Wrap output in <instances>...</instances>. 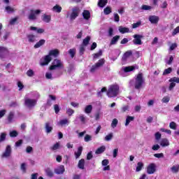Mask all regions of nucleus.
Returning a JSON list of instances; mask_svg holds the SVG:
<instances>
[{
  "mask_svg": "<svg viewBox=\"0 0 179 179\" xmlns=\"http://www.w3.org/2000/svg\"><path fill=\"white\" fill-rule=\"evenodd\" d=\"M40 97V94L37 92L28 94L24 97V104L28 108H33L37 104V99Z\"/></svg>",
  "mask_w": 179,
  "mask_h": 179,
  "instance_id": "nucleus-1",
  "label": "nucleus"
},
{
  "mask_svg": "<svg viewBox=\"0 0 179 179\" xmlns=\"http://www.w3.org/2000/svg\"><path fill=\"white\" fill-rule=\"evenodd\" d=\"M120 94V87L117 85H112L108 87L107 96L109 97H117Z\"/></svg>",
  "mask_w": 179,
  "mask_h": 179,
  "instance_id": "nucleus-2",
  "label": "nucleus"
},
{
  "mask_svg": "<svg viewBox=\"0 0 179 179\" xmlns=\"http://www.w3.org/2000/svg\"><path fill=\"white\" fill-rule=\"evenodd\" d=\"M143 75L142 73H138L135 78V80L130 81V85H134L135 89H141L142 85H143Z\"/></svg>",
  "mask_w": 179,
  "mask_h": 179,
  "instance_id": "nucleus-3",
  "label": "nucleus"
},
{
  "mask_svg": "<svg viewBox=\"0 0 179 179\" xmlns=\"http://www.w3.org/2000/svg\"><path fill=\"white\" fill-rule=\"evenodd\" d=\"M135 69H138V66H123L120 69L119 73L120 76H122V78H125V76H128V72H132V71H135Z\"/></svg>",
  "mask_w": 179,
  "mask_h": 179,
  "instance_id": "nucleus-4",
  "label": "nucleus"
},
{
  "mask_svg": "<svg viewBox=\"0 0 179 179\" xmlns=\"http://www.w3.org/2000/svg\"><path fill=\"white\" fill-rule=\"evenodd\" d=\"M72 12L70 13H67V17H69L70 20H75L78 16H79V13H80V10L78 7H74L72 8Z\"/></svg>",
  "mask_w": 179,
  "mask_h": 179,
  "instance_id": "nucleus-5",
  "label": "nucleus"
},
{
  "mask_svg": "<svg viewBox=\"0 0 179 179\" xmlns=\"http://www.w3.org/2000/svg\"><path fill=\"white\" fill-rule=\"evenodd\" d=\"M61 68H64V63L62 61L55 59L52 63V65L50 66L49 69L50 71H54L55 69H59Z\"/></svg>",
  "mask_w": 179,
  "mask_h": 179,
  "instance_id": "nucleus-6",
  "label": "nucleus"
},
{
  "mask_svg": "<svg viewBox=\"0 0 179 179\" xmlns=\"http://www.w3.org/2000/svg\"><path fill=\"white\" fill-rule=\"evenodd\" d=\"M41 13L40 10H31L28 15L29 20H37V16Z\"/></svg>",
  "mask_w": 179,
  "mask_h": 179,
  "instance_id": "nucleus-7",
  "label": "nucleus"
},
{
  "mask_svg": "<svg viewBox=\"0 0 179 179\" xmlns=\"http://www.w3.org/2000/svg\"><path fill=\"white\" fill-rule=\"evenodd\" d=\"M104 65V59H101L99 60V62L93 65L92 67H91V69H90V72L91 73H94V72L96 71H97V69H99V68H101V66Z\"/></svg>",
  "mask_w": 179,
  "mask_h": 179,
  "instance_id": "nucleus-8",
  "label": "nucleus"
},
{
  "mask_svg": "<svg viewBox=\"0 0 179 179\" xmlns=\"http://www.w3.org/2000/svg\"><path fill=\"white\" fill-rule=\"evenodd\" d=\"M52 59V58L48 55L41 59L40 65L41 66H45V65H48L51 62Z\"/></svg>",
  "mask_w": 179,
  "mask_h": 179,
  "instance_id": "nucleus-9",
  "label": "nucleus"
},
{
  "mask_svg": "<svg viewBox=\"0 0 179 179\" xmlns=\"http://www.w3.org/2000/svg\"><path fill=\"white\" fill-rule=\"evenodd\" d=\"M156 164L151 163L148 164V166L146 168V171L148 174H155L156 173Z\"/></svg>",
  "mask_w": 179,
  "mask_h": 179,
  "instance_id": "nucleus-10",
  "label": "nucleus"
},
{
  "mask_svg": "<svg viewBox=\"0 0 179 179\" xmlns=\"http://www.w3.org/2000/svg\"><path fill=\"white\" fill-rule=\"evenodd\" d=\"M134 40L133 43L136 45H142V38H143V36L139 35V34H135L134 35Z\"/></svg>",
  "mask_w": 179,
  "mask_h": 179,
  "instance_id": "nucleus-11",
  "label": "nucleus"
},
{
  "mask_svg": "<svg viewBox=\"0 0 179 179\" xmlns=\"http://www.w3.org/2000/svg\"><path fill=\"white\" fill-rule=\"evenodd\" d=\"M15 121V112L11 111L7 116V121L6 124H12Z\"/></svg>",
  "mask_w": 179,
  "mask_h": 179,
  "instance_id": "nucleus-12",
  "label": "nucleus"
},
{
  "mask_svg": "<svg viewBox=\"0 0 179 179\" xmlns=\"http://www.w3.org/2000/svg\"><path fill=\"white\" fill-rule=\"evenodd\" d=\"M55 174H64L65 173V166L64 165H60L57 166L56 169H55Z\"/></svg>",
  "mask_w": 179,
  "mask_h": 179,
  "instance_id": "nucleus-13",
  "label": "nucleus"
},
{
  "mask_svg": "<svg viewBox=\"0 0 179 179\" xmlns=\"http://www.w3.org/2000/svg\"><path fill=\"white\" fill-rule=\"evenodd\" d=\"M12 153L10 145H7L5 152L2 155V157H9Z\"/></svg>",
  "mask_w": 179,
  "mask_h": 179,
  "instance_id": "nucleus-14",
  "label": "nucleus"
},
{
  "mask_svg": "<svg viewBox=\"0 0 179 179\" xmlns=\"http://www.w3.org/2000/svg\"><path fill=\"white\" fill-rule=\"evenodd\" d=\"M8 52V48L0 46V58H3Z\"/></svg>",
  "mask_w": 179,
  "mask_h": 179,
  "instance_id": "nucleus-15",
  "label": "nucleus"
},
{
  "mask_svg": "<svg viewBox=\"0 0 179 179\" xmlns=\"http://www.w3.org/2000/svg\"><path fill=\"white\" fill-rule=\"evenodd\" d=\"M159 17H157L156 15H150L149 17V21L152 24H157V23H159Z\"/></svg>",
  "mask_w": 179,
  "mask_h": 179,
  "instance_id": "nucleus-16",
  "label": "nucleus"
},
{
  "mask_svg": "<svg viewBox=\"0 0 179 179\" xmlns=\"http://www.w3.org/2000/svg\"><path fill=\"white\" fill-rule=\"evenodd\" d=\"M57 124L60 125V127H65L66 125H69V124H71V121L69 119L65 118L59 120Z\"/></svg>",
  "mask_w": 179,
  "mask_h": 179,
  "instance_id": "nucleus-17",
  "label": "nucleus"
},
{
  "mask_svg": "<svg viewBox=\"0 0 179 179\" xmlns=\"http://www.w3.org/2000/svg\"><path fill=\"white\" fill-rule=\"evenodd\" d=\"M45 129L46 134H50L52 131V123L48 122L45 124Z\"/></svg>",
  "mask_w": 179,
  "mask_h": 179,
  "instance_id": "nucleus-18",
  "label": "nucleus"
},
{
  "mask_svg": "<svg viewBox=\"0 0 179 179\" xmlns=\"http://www.w3.org/2000/svg\"><path fill=\"white\" fill-rule=\"evenodd\" d=\"M159 145L162 146V148H166V146H170V141L167 138H162L159 142Z\"/></svg>",
  "mask_w": 179,
  "mask_h": 179,
  "instance_id": "nucleus-19",
  "label": "nucleus"
},
{
  "mask_svg": "<svg viewBox=\"0 0 179 179\" xmlns=\"http://www.w3.org/2000/svg\"><path fill=\"white\" fill-rule=\"evenodd\" d=\"M48 55H50V57H55V58H57V57L59 55V50H58V49L50 50L49 54Z\"/></svg>",
  "mask_w": 179,
  "mask_h": 179,
  "instance_id": "nucleus-20",
  "label": "nucleus"
},
{
  "mask_svg": "<svg viewBox=\"0 0 179 179\" xmlns=\"http://www.w3.org/2000/svg\"><path fill=\"white\" fill-rule=\"evenodd\" d=\"M171 171L173 174H178L179 164H175L171 167Z\"/></svg>",
  "mask_w": 179,
  "mask_h": 179,
  "instance_id": "nucleus-21",
  "label": "nucleus"
},
{
  "mask_svg": "<svg viewBox=\"0 0 179 179\" xmlns=\"http://www.w3.org/2000/svg\"><path fill=\"white\" fill-rule=\"evenodd\" d=\"M42 20L45 23H50L51 22V15L44 14L43 15H42Z\"/></svg>",
  "mask_w": 179,
  "mask_h": 179,
  "instance_id": "nucleus-22",
  "label": "nucleus"
},
{
  "mask_svg": "<svg viewBox=\"0 0 179 179\" xmlns=\"http://www.w3.org/2000/svg\"><path fill=\"white\" fill-rule=\"evenodd\" d=\"M52 10L56 13H61V12H62V7L58 4H56L55 6H53Z\"/></svg>",
  "mask_w": 179,
  "mask_h": 179,
  "instance_id": "nucleus-23",
  "label": "nucleus"
},
{
  "mask_svg": "<svg viewBox=\"0 0 179 179\" xmlns=\"http://www.w3.org/2000/svg\"><path fill=\"white\" fill-rule=\"evenodd\" d=\"M130 57H132V51L129 50L124 54L122 57V60L127 61L128 58H130Z\"/></svg>",
  "mask_w": 179,
  "mask_h": 179,
  "instance_id": "nucleus-24",
  "label": "nucleus"
},
{
  "mask_svg": "<svg viewBox=\"0 0 179 179\" xmlns=\"http://www.w3.org/2000/svg\"><path fill=\"white\" fill-rule=\"evenodd\" d=\"M77 119L80 120V122L83 124H86V122L87 121V118L83 114H80Z\"/></svg>",
  "mask_w": 179,
  "mask_h": 179,
  "instance_id": "nucleus-25",
  "label": "nucleus"
},
{
  "mask_svg": "<svg viewBox=\"0 0 179 179\" xmlns=\"http://www.w3.org/2000/svg\"><path fill=\"white\" fill-rule=\"evenodd\" d=\"M92 110H93V106L87 105L85 106V108L84 109V113H85V114H90V113H92Z\"/></svg>",
  "mask_w": 179,
  "mask_h": 179,
  "instance_id": "nucleus-26",
  "label": "nucleus"
},
{
  "mask_svg": "<svg viewBox=\"0 0 179 179\" xmlns=\"http://www.w3.org/2000/svg\"><path fill=\"white\" fill-rule=\"evenodd\" d=\"M134 120H135V117L134 116L128 115L126 118L125 127H128L129 125V123L132 122Z\"/></svg>",
  "mask_w": 179,
  "mask_h": 179,
  "instance_id": "nucleus-27",
  "label": "nucleus"
},
{
  "mask_svg": "<svg viewBox=\"0 0 179 179\" xmlns=\"http://www.w3.org/2000/svg\"><path fill=\"white\" fill-rule=\"evenodd\" d=\"M31 30H32L33 31H36V33H38V34H41L42 33H44V29H38L36 27H31L30 28Z\"/></svg>",
  "mask_w": 179,
  "mask_h": 179,
  "instance_id": "nucleus-28",
  "label": "nucleus"
},
{
  "mask_svg": "<svg viewBox=\"0 0 179 179\" xmlns=\"http://www.w3.org/2000/svg\"><path fill=\"white\" fill-rule=\"evenodd\" d=\"M119 31L122 33V34H124L125 33H129V28L120 26L119 27Z\"/></svg>",
  "mask_w": 179,
  "mask_h": 179,
  "instance_id": "nucleus-29",
  "label": "nucleus"
},
{
  "mask_svg": "<svg viewBox=\"0 0 179 179\" xmlns=\"http://www.w3.org/2000/svg\"><path fill=\"white\" fill-rule=\"evenodd\" d=\"M45 43V40L44 39L40 40L38 43L35 44L34 48H40V47H41V45H44Z\"/></svg>",
  "mask_w": 179,
  "mask_h": 179,
  "instance_id": "nucleus-30",
  "label": "nucleus"
},
{
  "mask_svg": "<svg viewBox=\"0 0 179 179\" xmlns=\"http://www.w3.org/2000/svg\"><path fill=\"white\" fill-rule=\"evenodd\" d=\"M105 151H106V146L102 145L96 150L95 153L96 155H101V153H103Z\"/></svg>",
  "mask_w": 179,
  "mask_h": 179,
  "instance_id": "nucleus-31",
  "label": "nucleus"
},
{
  "mask_svg": "<svg viewBox=\"0 0 179 179\" xmlns=\"http://www.w3.org/2000/svg\"><path fill=\"white\" fill-rule=\"evenodd\" d=\"M83 16L85 20H89V19H90V12H89V10H84Z\"/></svg>",
  "mask_w": 179,
  "mask_h": 179,
  "instance_id": "nucleus-32",
  "label": "nucleus"
},
{
  "mask_svg": "<svg viewBox=\"0 0 179 179\" xmlns=\"http://www.w3.org/2000/svg\"><path fill=\"white\" fill-rule=\"evenodd\" d=\"M82 150H83V148L79 147L78 152H75L76 159H79V157H80V155H82Z\"/></svg>",
  "mask_w": 179,
  "mask_h": 179,
  "instance_id": "nucleus-33",
  "label": "nucleus"
},
{
  "mask_svg": "<svg viewBox=\"0 0 179 179\" xmlns=\"http://www.w3.org/2000/svg\"><path fill=\"white\" fill-rule=\"evenodd\" d=\"M173 61H174V57H173V56H169V58L166 57L165 59V62L167 65H171V64H173Z\"/></svg>",
  "mask_w": 179,
  "mask_h": 179,
  "instance_id": "nucleus-34",
  "label": "nucleus"
},
{
  "mask_svg": "<svg viewBox=\"0 0 179 179\" xmlns=\"http://www.w3.org/2000/svg\"><path fill=\"white\" fill-rule=\"evenodd\" d=\"M143 169V162H138L137 163V166L136 168V171L138 173L141 171Z\"/></svg>",
  "mask_w": 179,
  "mask_h": 179,
  "instance_id": "nucleus-35",
  "label": "nucleus"
},
{
  "mask_svg": "<svg viewBox=\"0 0 179 179\" xmlns=\"http://www.w3.org/2000/svg\"><path fill=\"white\" fill-rule=\"evenodd\" d=\"M27 39L29 43H34L36 41V36L29 34L27 36Z\"/></svg>",
  "mask_w": 179,
  "mask_h": 179,
  "instance_id": "nucleus-36",
  "label": "nucleus"
},
{
  "mask_svg": "<svg viewBox=\"0 0 179 179\" xmlns=\"http://www.w3.org/2000/svg\"><path fill=\"white\" fill-rule=\"evenodd\" d=\"M118 40H120V36H114L110 41V45H114L115 44H117V41H118Z\"/></svg>",
  "mask_w": 179,
  "mask_h": 179,
  "instance_id": "nucleus-37",
  "label": "nucleus"
},
{
  "mask_svg": "<svg viewBox=\"0 0 179 179\" xmlns=\"http://www.w3.org/2000/svg\"><path fill=\"white\" fill-rule=\"evenodd\" d=\"M6 140V133L2 132L0 134V143H2V142H5Z\"/></svg>",
  "mask_w": 179,
  "mask_h": 179,
  "instance_id": "nucleus-38",
  "label": "nucleus"
},
{
  "mask_svg": "<svg viewBox=\"0 0 179 179\" xmlns=\"http://www.w3.org/2000/svg\"><path fill=\"white\" fill-rule=\"evenodd\" d=\"M107 0H99V3H98V6L100 8H104V6H106V5H107Z\"/></svg>",
  "mask_w": 179,
  "mask_h": 179,
  "instance_id": "nucleus-39",
  "label": "nucleus"
},
{
  "mask_svg": "<svg viewBox=\"0 0 179 179\" xmlns=\"http://www.w3.org/2000/svg\"><path fill=\"white\" fill-rule=\"evenodd\" d=\"M78 168L81 170L85 169V159H82L78 162Z\"/></svg>",
  "mask_w": 179,
  "mask_h": 179,
  "instance_id": "nucleus-40",
  "label": "nucleus"
},
{
  "mask_svg": "<svg viewBox=\"0 0 179 179\" xmlns=\"http://www.w3.org/2000/svg\"><path fill=\"white\" fill-rule=\"evenodd\" d=\"M5 10L7 13H13V12H15V8L8 6L5 8Z\"/></svg>",
  "mask_w": 179,
  "mask_h": 179,
  "instance_id": "nucleus-41",
  "label": "nucleus"
},
{
  "mask_svg": "<svg viewBox=\"0 0 179 179\" xmlns=\"http://www.w3.org/2000/svg\"><path fill=\"white\" fill-rule=\"evenodd\" d=\"M59 143H56L55 145H53L52 146L50 147V150H58V149H59Z\"/></svg>",
  "mask_w": 179,
  "mask_h": 179,
  "instance_id": "nucleus-42",
  "label": "nucleus"
},
{
  "mask_svg": "<svg viewBox=\"0 0 179 179\" xmlns=\"http://www.w3.org/2000/svg\"><path fill=\"white\" fill-rule=\"evenodd\" d=\"M69 54L71 57V58H73V57H75L76 54V48L70 49L69 50Z\"/></svg>",
  "mask_w": 179,
  "mask_h": 179,
  "instance_id": "nucleus-43",
  "label": "nucleus"
},
{
  "mask_svg": "<svg viewBox=\"0 0 179 179\" xmlns=\"http://www.w3.org/2000/svg\"><path fill=\"white\" fill-rule=\"evenodd\" d=\"M9 135L10 136V138H16V136H17V135H19V133H17V131L16 130H13L10 131Z\"/></svg>",
  "mask_w": 179,
  "mask_h": 179,
  "instance_id": "nucleus-44",
  "label": "nucleus"
},
{
  "mask_svg": "<svg viewBox=\"0 0 179 179\" xmlns=\"http://www.w3.org/2000/svg\"><path fill=\"white\" fill-rule=\"evenodd\" d=\"M55 99H56L55 96L52 95H49V99L48 100V106H52V102L51 101V100H53L55 101Z\"/></svg>",
  "mask_w": 179,
  "mask_h": 179,
  "instance_id": "nucleus-45",
  "label": "nucleus"
},
{
  "mask_svg": "<svg viewBox=\"0 0 179 179\" xmlns=\"http://www.w3.org/2000/svg\"><path fill=\"white\" fill-rule=\"evenodd\" d=\"M45 173L48 177H53L54 176V173L50 169V168L45 169Z\"/></svg>",
  "mask_w": 179,
  "mask_h": 179,
  "instance_id": "nucleus-46",
  "label": "nucleus"
},
{
  "mask_svg": "<svg viewBox=\"0 0 179 179\" xmlns=\"http://www.w3.org/2000/svg\"><path fill=\"white\" fill-rule=\"evenodd\" d=\"M90 41V36H87L85 38L83 39V45H87Z\"/></svg>",
  "mask_w": 179,
  "mask_h": 179,
  "instance_id": "nucleus-47",
  "label": "nucleus"
},
{
  "mask_svg": "<svg viewBox=\"0 0 179 179\" xmlns=\"http://www.w3.org/2000/svg\"><path fill=\"white\" fill-rule=\"evenodd\" d=\"M104 92H107V88L103 87L99 92H97L98 97H101V96H103V93H104Z\"/></svg>",
  "mask_w": 179,
  "mask_h": 179,
  "instance_id": "nucleus-48",
  "label": "nucleus"
},
{
  "mask_svg": "<svg viewBox=\"0 0 179 179\" xmlns=\"http://www.w3.org/2000/svg\"><path fill=\"white\" fill-rule=\"evenodd\" d=\"M113 133H110L105 136L104 140L106 141V142H110V141L113 139Z\"/></svg>",
  "mask_w": 179,
  "mask_h": 179,
  "instance_id": "nucleus-49",
  "label": "nucleus"
},
{
  "mask_svg": "<svg viewBox=\"0 0 179 179\" xmlns=\"http://www.w3.org/2000/svg\"><path fill=\"white\" fill-rule=\"evenodd\" d=\"M101 55H103V51L99 50V52L94 55V59H97V58L101 57Z\"/></svg>",
  "mask_w": 179,
  "mask_h": 179,
  "instance_id": "nucleus-50",
  "label": "nucleus"
},
{
  "mask_svg": "<svg viewBox=\"0 0 179 179\" xmlns=\"http://www.w3.org/2000/svg\"><path fill=\"white\" fill-rule=\"evenodd\" d=\"M172 71H173V69H171V67H169L164 71L163 75L164 76L169 75V73H171Z\"/></svg>",
  "mask_w": 179,
  "mask_h": 179,
  "instance_id": "nucleus-51",
  "label": "nucleus"
},
{
  "mask_svg": "<svg viewBox=\"0 0 179 179\" xmlns=\"http://www.w3.org/2000/svg\"><path fill=\"white\" fill-rule=\"evenodd\" d=\"M66 113L69 115V117H71L75 113V110H73V109H71L69 108L66 109Z\"/></svg>",
  "mask_w": 179,
  "mask_h": 179,
  "instance_id": "nucleus-52",
  "label": "nucleus"
},
{
  "mask_svg": "<svg viewBox=\"0 0 179 179\" xmlns=\"http://www.w3.org/2000/svg\"><path fill=\"white\" fill-rule=\"evenodd\" d=\"M117 125H118V120L113 119L111 123L112 128H116Z\"/></svg>",
  "mask_w": 179,
  "mask_h": 179,
  "instance_id": "nucleus-53",
  "label": "nucleus"
},
{
  "mask_svg": "<svg viewBox=\"0 0 179 179\" xmlns=\"http://www.w3.org/2000/svg\"><path fill=\"white\" fill-rule=\"evenodd\" d=\"M27 76H29V78H31L33 76H34V71L31 69H29L27 71Z\"/></svg>",
  "mask_w": 179,
  "mask_h": 179,
  "instance_id": "nucleus-54",
  "label": "nucleus"
},
{
  "mask_svg": "<svg viewBox=\"0 0 179 179\" xmlns=\"http://www.w3.org/2000/svg\"><path fill=\"white\" fill-rule=\"evenodd\" d=\"M103 12L105 15H110V13H111V8L106 7V8H104Z\"/></svg>",
  "mask_w": 179,
  "mask_h": 179,
  "instance_id": "nucleus-55",
  "label": "nucleus"
},
{
  "mask_svg": "<svg viewBox=\"0 0 179 179\" xmlns=\"http://www.w3.org/2000/svg\"><path fill=\"white\" fill-rule=\"evenodd\" d=\"M141 24H142V22L141 21L134 23L132 24V29H137V27H139Z\"/></svg>",
  "mask_w": 179,
  "mask_h": 179,
  "instance_id": "nucleus-56",
  "label": "nucleus"
},
{
  "mask_svg": "<svg viewBox=\"0 0 179 179\" xmlns=\"http://www.w3.org/2000/svg\"><path fill=\"white\" fill-rule=\"evenodd\" d=\"M162 103H169L170 101V96H166L162 98Z\"/></svg>",
  "mask_w": 179,
  "mask_h": 179,
  "instance_id": "nucleus-57",
  "label": "nucleus"
},
{
  "mask_svg": "<svg viewBox=\"0 0 179 179\" xmlns=\"http://www.w3.org/2000/svg\"><path fill=\"white\" fill-rule=\"evenodd\" d=\"M155 136L156 141H160V139L162 138V134H160V132H157L155 133Z\"/></svg>",
  "mask_w": 179,
  "mask_h": 179,
  "instance_id": "nucleus-58",
  "label": "nucleus"
},
{
  "mask_svg": "<svg viewBox=\"0 0 179 179\" xmlns=\"http://www.w3.org/2000/svg\"><path fill=\"white\" fill-rule=\"evenodd\" d=\"M84 139L85 142H90V141H92V136L86 134Z\"/></svg>",
  "mask_w": 179,
  "mask_h": 179,
  "instance_id": "nucleus-59",
  "label": "nucleus"
},
{
  "mask_svg": "<svg viewBox=\"0 0 179 179\" xmlns=\"http://www.w3.org/2000/svg\"><path fill=\"white\" fill-rule=\"evenodd\" d=\"M174 87H176V83L171 82V83L169 85V90L171 91V90H173V89H174Z\"/></svg>",
  "mask_w": 179,
  "mask_h": 179,
  "instance_id": "nucleus-60",
  "label": "nucleus"
},
{
  "mask_svg": "<svg viewBox=\"0 0 179 179\" xmlns=\"http://www.w3.org/2000/svg\"><path fill=\"white\" fill-rule=\"evenodd\" d=\"M169 127L171 129H176V128H177V124H176V122H172L170 123Z\"/></svg>",
  "mask_w": 179,
  "mask_h": 179,
  "instance_id": "nucleus-61",
  "label": "nucleus"
},
{
  "mask_svg": "<svg viewBox=\"0 0 179 179\" xmlns=\"http://www.w3.org/2000/svg\"><path fill=\"white\" fill-rule=\"evenodd\" d=\"M113 155L114 158H115V157H117V156H118V148H115L113 150Z\"/></svg>",
  "mask_w": 179,
  "mask_h": 179,
  "instance_id": "nucleus-62",
  "label": "nucleus"
},
{
  "mask_svg": "<svg viewBox=\"0 0 179 179\" xmlns=\"http://www.w3.org/2000/svg\"><path fill=\"white\" fill-rule=\"evenodd\" d=\"M79 51H80V55H82L83 54V52H85V45H81L80 46V50H79Z\"/></svg>",
  "mask_w": 179,
  "mask_h": 179,
  "instance_id": "nucleus-63",
  "label": "nucleus"
},
{
  "mask_svg": "<svg viewBox=\"0 0 179 179\" xmlns=\"http://www.w3.org/2000/svg\"><path fill=\"white\" fill-rule=\"evenodd\" d=\"M179 33V27H177L173 31L172 36H176V34H178Z\"/></svg>",
  "mask_w": 179,
  "mask_h": 179,
  "instance_id": "nucleus-64",
  "label": "nucleus"
}]
</instances>
